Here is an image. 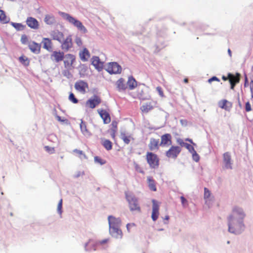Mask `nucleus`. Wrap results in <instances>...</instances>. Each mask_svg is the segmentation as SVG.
I'll use <instances>...</instances> for the list:
<instances>
[{
  "label": "nucleus",
  "mask_w": 253,
  "mask_h": 253,
  "mask_svg": "<svg viewBox=\"0 0 253 253\" xmlns=\"http://www.w3.org/2000/svg\"><path fill=\"white\" fill-rule=\"evenodd\" d=\"M240 78L241 75L239 73H236L235 74L228 73V81L231 89L233 90L236 84L240 82Z\"/></svg>",
  "instance_id": "6e6552de"
},
{
  "label": "nucleus",
  "mask_w": 253,
  "mask_h": 253,
  "mask_svg": "<svg viewBox=\"0 0 253 253\" xmlns=\"http://www.w3.org/2000/svg\"><path fill=\"white\" fill-rule=\"evenodd\" d=\"M184 144L185 147L191 153L195 150L193 146L191 145L188 143H184Z\"/></svg>",
  "instance_id": "49530a36"
},
{
  "label": "nucleus",
  "mask_w": 253,
  "mask_h": 253,
  "mask_svg": "<svg viewBox=\"0 0 253 253\" xmlns=\"http://www.w3.org/2000/svg\"><path fill=\"white\" fill-rule=\"evenodd\" d=\"M72 47V40L71 36L67 37L66 39L63 41L61 45L62 49L68 51L70 48Z\"/></svg>",
  "instance_id": "4be33fe9"
},
{
  "label": "nucleus",
  "mask_w": 253,
  "mask_h": 253,
  "mask_svg": "<svg viewBox=\"0 0 253 253\" xmlns=\"http://www.w3.org/2000/svg\"><path fill=\"white\" fill-rule=\"evenodd\" d=\"M153 108L154 106L151 102H146L141 106L140 110L143 113L146 114Z\"/></svg>",
  "instance_id": "a878e982"
},
{
  "label": "nucleus",
  "mask_w": 253,
  "mask_h": 253,
  "mask_svg": "<svg viewBox=\"0 0 253 253\" xmlns=\"http://www.w3.org/2000/svg\"><path fill=\"white\" fill-rule=\"evenodd\" d=\"M62 199H61L57 206V211L60 214L62 213Z\"/></svg>",
  "instance_id": "de8ad7c7"
},
{
  "label": "nucleus",
  "mask_w": 253,
  "mask_h": 253,
  "mask_svg": "<svg viewBox=\"0 0 253 253\" xmlns=\"http://www.w3.org/2000/svg\"><path fill=\"white\" fill-rule=\"evenodd\" d=\"M44 22L48 25L53 24L55 22L54 16L51 15H46L44 18Z\"/></svg>",
  "instance_id": "72a5a7b5"
},
{
  "label": "nucleus",
  "mask_w": 253,
  "mask_h": 253,
  "mask_svg": "<svg viewBox=\"0 0 253 253\" xmlns=\"http://www.w3.org/2000/svg\"><path fill=\"white\" fill-rule=\"evenodd\" d=\"M65 18L70 23L73 24L75 27H76L79 30L83 31L84 33H86L87 32L86 29L80 21L76 19L68 14H65Z\"/></svg>",
  "instance_id": "39448f33"
},
{
  "label": "nucleus",
  "mask_w": 253,
  "mask_h": 253,
  "mask_svg": "<svg viewBox=\"0 0 253 253\" xmlns=\"http://www.w3.org/2000/svg\"><path fill=\"white\" fill-rule=\"evenodd\" d=\"M192 154V157L193 160L196 162H198L200 159V157L199 155L197 153L196 151L195 150L193 152L191 153Z\"/></svg>",
  "instance_id": "c03bdc74"
},
{
  "label": "nucleus",
  "mask_w": 253,
  "mask_h": 253,
  "mask_svg": "<svg viewBox=\"0 0 253 253\" xmlns=\"http://www.w3.org/2000/svg\"><path fill=\"white\" fill-rule=\"evenodd\" d=\"M108 220L109 225V229L114 227H120L121 220L120 218H116L112 215H109L108 217Z\"/></svg>",
  "instance_id": "f8f14e48"
},
{
  "label": "nucleus",
  "mask_w": 253,
  "mask_h": 253,
  "mask_svg": "<svg viewBox=\"0 0 253 253\" xmlns=\"http://www.w3.org/2000/svg\"><path fill=\"white\" fill-rule=\"evenodd\" d=\"M152 215L151 217L153 221H156L159 215V203L156 200H152Z\"/></svg>",
  "instance_id": "9d476101"
},
{
  "label": "nucleus",
  "mask_w": 253,
  "mask_h": 253,
  "mask_svg": "<svg viewBox=\"0 0 253 253\" xmlns=\"http://www.w3.org/2000/svg\"><path fill=\"white\" fill-rule=\"evenodd\" d=\"M223 162L226 169H232L231 157L229 152H227L223 154Z\"/></svg>",
  "instance_id": "a211bd4d"
},
{
  "label": "nucleus",
  "mask_w": 253,
  "mask_h": 253,
  "mask_svg": "<svg viewBox=\"0 0 253 253\" xmlns=\"http://www.w3.org/2000/svg\"><path fill=\"white\" fill-rule=\"evenodd\" d=\"M245 216V214L241 208L234 207L232 214L228 218V231L235 234L240 233L244 228L243 220Z\"/></svg>",
  "instance_id": "f257e3e1"
},
{
  "label": "nucleus",
  "mask_w": 253,
  "mask_h": 253,
  "mask_svg": "<svg viewBox=\"0 0 253 253\" xmlns=\"http://www.w3.org/2000/svg\"><path fill=\"white\" fill-rule=\"evenodd\" d=\"M134 226V223H128L127 225H126V228H127V230L128 232H130V228L131 227H132Z\"/></svg>",
  "instance_id": "13d9d810"
},
{
  "label": "nucleus",
  "mask_w": 253,
  "mask_h": 253,
  "mask_svg": "<svg viewBox=\"0 0 253 253\" xmlns=\"http://www.w3.org/2000/svg\"><path fill=\"white\" fill-rule=\"evenodd\" d=\"M75 42L79 46H81L83 44L82 39L79 37H77L76 38Z\"/></svg>",
  "instance_id": "5fc2aeb1"
},
{
  "label": "nucleus",
  "mask_w": 253,
  "mask_h": 253,
  "mask_svg": "<svg viewBox=\"0 0 253 253\" xmlns=\"http://www.w3.org/2000/svg\"><path fill=\"white\" fill-rule=\"evenodd\" d=\"M134 167L135 169V170L137 171L138 172L144 174V171L143 169V168L137 163H134L133 164Z\"/></svg>",
  "instance_id": "58836bf2"
},
{
  "label": "nucleus",
  "mask_w": 253,
  "mask_h": 253,
  "mask_svg": "<svg viewBox=\"0 0 253 253\" xmlns=\"http://www.w3.org/2000/svg\"><path fill=\"white\" fill-rule=\"evenodd\" d=\"M159 140L154 138L150 139L148 147L150 151H157L159 149Z\"/></svg>",
  "instance_id": "dca6fc26"
},
{
  "label": "nucleus",
  "mask_w": 253,
  "mask_h": 253,
  "mask_svg": "<svg viewBox=\"0 0 253 253\" xmlns=\"http://www.w3.org/2000/svg\"><path fill=\"white\" fill-rule=\"evenodd\" d=\"M126 198L128 203L129 208L131 211L140 212V207L138 204L137 199L131 194L128 192H126Z\"/></svg>",
  "instance_id": "f03ea898"
},
{
  "label": "nucleus",
  "mask_w": 253,
  "mask_h": 253,
  "mask_svg": "<svg viewBox=\"0 0 253 253\" xmlns=\"http://www.w3.org/2000/svg\"><path fill=\"white\" fill-rule=\"evenodd\" d=\"M73 153H74L76 156H78L81 159L86 158V156L82 150L75 149L73 150Z\"/></svg>",
  "instance_id": "c9c22d12"
},
{
  "label": "nucleus",
  "mask_w": 253,
  "mask_h": 253,
  "mask_svg": "<svg viewBox=\"0 0 253 253\" xmlns=\"http://www.w3.org/2000/svg\"><path fill=\"white\" fill-rule=\"evenodd\" d=\"M181 148L178 146H171L169 149L166 152V156L169 159H175L180 154Z\"/></svg>",
  "instance_id": "20e7f679"
},
{
  "label": "nucleus",
  "mask_w": 253,
  "mask_h": 253,
  "mask_svg": "<svg viewBox=\"0 0 253 253\" xmlns=\"http://www.w3.org/2000/svg\"><path fill=\"white\" fill-rule=\"evenodd\" d=\"M213 81H217V82H219L220 81V80L218 78H217L216 77H215V76L212 77V78H211L208 80V82L209 83H211Z\"/></svg>",
  "instance_id": "6e6d98bb"
},
{
  "label": "nucleus",
  "mask_w": 253,
  "mask_h": 253,
  "mask_svg": "<svg viewBox=\"0 0 253 253\" xmlns=\"http://www.w3.org/2000/svg\"><path fill=\"white\" fill-rule=\"evenodd\" d=\"M26 23L27 25L32 29H38L39 28V22L36 19L33 17H28L26 20Z\"/></svg>",
  "instance_id": "aec40b11"
},
{
  "label": "nucleus",
  "mask_w": 253,
  "mask_h": 253,
  "mask_svg": "<svg viewBox=\"0 0 253 253\" xmlns=\"http://www.w3.org/2000/svg\"><path fill=\"white\" fill-rule=\"evenodd\" d=\"M69 100L75 104H76L78 102V100L75 97L74 93L72 92H70L69 94Z\"/></svg>",
  "instance_id": "a19ab883"
},
{
  "label": "nucleus",
  "mask_w": 253,
  "mask_h": 253,
  "mask_svg": "<svg viewBox=\"0 0 253 253\" xmlns=\"http://www.w3.org/2000/svg\"><path fill=\"white\" fill-rule=\"evenodd\" d=\"M91 63L94 67L99 71L103 68L104 63L101 61L98 56H93L91 58Z\"/></svg>",
  "instance_id": "2eb2a0df"
},
{
  "label": "nucleus",
  "mask_w": 253,
  "mask_h": 253,
  "mask_svg": "<svg viewBox=\"0 0 253 253\" xmlns=\"http://www.w3.org/2000/svg\"><path fill=\"white\" fill-rule=\"evenodd\" d=\"M79 57L82 61H87L90 57L88 50L86 48H84L82 50L80 51Z\"/></svg>",
  "instance_id": "5701e85b"
},
{
  "label": "nucleus",
  "mask_w": 253,
  "mask_h": 253,
  "mask_svg": "<svg viewBox=\"0 0 253 253\" xmlns=\"http://www.w3.org/2000/svg\"><path fill=\"white\" fill-rule=\"evenodd\" d=\"M126 85L130 90L134 89L137 86V82L133 77L130 76L128 78Z\"/></svg>",
  "instance_id": "c756f323"
},
{
  "label": "nucleus",
  "mask_w": 253,
  "mask_h": 253,
  "mask_svg": "<svg viewBox=\"0 0 253 253\" xmlns=\"http://www.w3.org/2000/svg\"><path fill=\"white\" fill-rule=\"evenodd\" d=\"M28 38L26 35H23L21 38V42L24 44H26L28 42Z\"/></svg>",
  "instance_id": "37998d69"
},
{
  "label": "nucleus",
  "mask_w": 253,
  "mask_h": 253,
  "mask_svg": "<svg viewBox=\"0 0 253 253\" xmlns=\"http://www.w3.org/2000/svg\"><path fill=\"white\" fill-rule=\"evenodd\" d=\"M121 139L126 144H128L130 142V136H126L125 133L121 134Z\"/></svg>",
  "instance_id": "ea45409f"
},
{
  "label": "nucleus",
  "mask_w": 253,
  "mask_h": 253,
  "mask_svg": "<svg viewBox=\"0 0 253 253\" xmlns=\"http://www.w3.org/2000/svg\"><path fill=\"white\" fill-rule=\"evenodd\" d=\"M116 85L119 91L124 90L127 88L125 80L123 78H120L117 81Z\"/></svg>",
  "instance_id": "bb28decb"
},
{
  "label": "nucleus",
  "mask_w": 253,
  "mask_h": 253,
  "mask_svg": "<svg viewBox=\"0 0 253 253\" xmlns=\"http://www.w3.org/2000/svg\"><path fill=\"white\" fill-rule=\"evenodd\" d=\"M156 90L158 91L160 96L162 97L164 96V94L163 89L161 86H157L156 87Z\"/></svg>",
  "instance_id": "603ef678"
},
{
  "label": "nucleus",
  "mask_w": 253,
  "mask_h": 253,
  "mask_svg": "<svg viewBox=\"0 0 253 253\" xmlns=\"http://www.w3.org/2000/svg\"><path fill=\"white\" fill-rule=\"evenodd\" d=\"M106 70L111 74H117L121 73L122 68L118 63L114 62L108 63Z\"/></svg>",
  "instance_id": "423d86ee"
},
{
  "label": "nucleus",
  "mask_w": 253,
  "mask_h": 253,
  "mask_svg": "<svg viewBox=\"0 0 253 253\" xmlns=\"http://www.w3.org/2000/svg\"><path fill=\"white\" fill-rule=\"evenodd\" d=\"M245 110L246 112H250L252 110L251 105L249 101H248L245 104Z\"/></svg>",
  "instance_id": "3c124183"
},
{
  "label": "nucleus",
  "mask_w": 253,
  "mask_h": 253,
  "mask_svg": "<svg viewBox=\"0 0 253 253\" xmlns=\"http://www.w3.org/2000/svg\"><path fill=\"white\" fill-rule=\"evenodd\" d=\"M63 61L65 68L71 70L73 68V65L76 62V56L72 54H66L63 58Z\"/></svg>",
  "instance_id": "0eeeda50"
},
{
  "label": "nucleus",
  "mask_w": 253,
  "mask_h": 253,
  "mask_svg": "<svg viewBox=\"0 0 253 253\" xmlns=\"http://www.w3.org/2000/svg\"><path fill=\"white\" fill-rule=\"evenodd\" d=\"M146 159L149 166L153 169L158 167L159 165V159L158 156L150 152H148L146 155Z\"/></svg>",
  "instance_id": "7ed1b4c3"
},
{
  "label": "nucleus",
  "mask_w": 253,
  "mask_h": 253,
  "mask_svg": "<svg viewBox=\"0 0 253 253\" xmlns=\"http://www.w3.org/2000/svg\"><path fill=\"white\" fill-rule=\"evenodd\" d=\"M109 242L108 239H105L98 242V244L101 245H103Z\"/></svg>",
  "instance_id": "4d7b16f0"
},
{
  "label": "nucleus",
  "mask_w": 253,
  "mask_h": 253,
  "mask_svg": "<svg viewBox=\"0 0 253 253\" xmlns=\"http://www.w3.org/2000/svg\"><path fill=\"white\" fill-rule=\"evenodd\" d=\"M180 122L182 126H186L187 124V121L186 120H181Z\"/></svg>",
  "instance_id": "bf43d9fd"
},
{
  "label": "nucleus",
  "mask_w": 253,
  "mask_h": 253,
  "mask_svg": "<svg viewBox=\"0 0 253 253\" xmlns=\"http://www.w3.org/2000/svg\"><path fill=\"white\" fill-rule=\"evenodd\" d=\"M11 25L13 27H14L17 30L21 31L24 29L25 26L22 25L21 23H11Z\"/></svg>",
  "instance_id": "4c0bfd02"
},
{
  "label": "nucleus",
  "mask_w": 253,
  "mask_h": 253,
  "mask_svg": "<svg viewBox=\"0 0 253 253\" xmlns=\"http://www.w3.org/2000/svg\"><path fill=\"white\" fill-rule=\"evenodd\" d=\"M222 79L224 81L228 80V74H227V76L226 77L225 76H222Z\"/></svg>",
  "instance_id": "052dcab7"
},
{
  "label": "nucleus",
  "mask_w": 253,
  "mask_h": 253,
  "mask_svg": "<svg viewBox=\"0 0 253 253\" xmlns=\"http://www.w3.org/2000/svg\"><path fill=\"white\" fill-rule=\"evenodd\" d=\"M250 91L251 93V98H253V80L251 81L249 84Z\"/></svg>",
  "instance_id": "8fccbe9b"
},
{
  "label": "nucleus",
  "mask_w": 253,
  "mask_h": 253,
  "mask_svg": "<svg viewBox=\"0 0 253 253\" xmlns=\"http://www.w3.org/2000/svg\"><path fill=\"white\" fill-rule=\"evenodd\" d=\"M218 106L226 111H230L232 107V103L226 99H222L218 102Z\"/></svg>",
  "instance_id": "412c9836"
},
{
  "label": "nucleus",
  "mask_w": 253,
  "mask_h": 253,
  "mask_svg": "<svg viewBox=\"0 0 253 253\" xmlns=\"http://www.w3.org/2000/svg\"><path fill=\"white\" fill-rule=\"evenodd\" d=\"M44 149L46 152L50 154H53L55 152L54 148L48 146H46L44 147Z\"/></svg>",
  "instance_id": "a18cd8bd"
},
{
  "label": "nucleus",
  "mask_w": 253,
  "mask_h": 253,
  "mask_svg": "<svg viewBox=\"0 0 253 253\" xmlns=\"http://www.w3.org/2000/svg\"><path fill=\"white\" fill-rule=\"evenodd\" d=\"M180 199L181 201V203L183 207H185V206L188 205V202H187V200L183 196H181Z\"/></svg>",
  "instance_id": "864d4df0"
},
{
  "label": "nucleus",
  "mask_w": 253,
  "mask_h": 253,
  "mask_svg": "<svg viewBox=\"0 0 253 253\" xmlns=\"http://www.w3.org/2000/svg\"><path fill=\"white\" fill-rule=\"evenodd\" d=\"M247 82V78H246V82ZM246 83H245V86H246Z\"/></svg>",
  "instance_id": "338daca9"
},
{
  "label": "nucleus",
  "mask_w": 253,
  "mask_h": 253,
  "mask_svg": "<svg viewBox=\"0 0 253 253\" xmlns=\"http://www.w3.org/2000/svg\"><path fill=\"white\" fill-rule=\"evenodd\" d=\"M98 113L103 120L104 124H109L111 122V118L109 114L105 110L98 111Z\"/></svg>",
  "instance_id": "b1692460"
},
{
  "label": "nucleus",
  "mask_w": 253,
  "mask_h": 253,
  "mask_svg": "<svg viewBox=\"0 0 253 253\" xmlns=\"http://www.w3.org/2000/svg\"><path fill=\"white\" fill-rule=\"evenodd\" d=\"M94 161L95 162L100 164V165H104L106 163V161L101 159L100 157L96 156L94 157Z\"/></svg>",
  "instance_id": "79ce46f5"
},
{
  "label": "nucleus",
  "mask_w": 253,
  "mask_h": 253,
  "mask_svg": "<svg viewBox=\"0 0 253 253\" xmlns=\"http://www.w3.org/2000/svg\"><path fill=\"white\" fill-rule=\"evenodd\" d=\"M80 128L82 132L84 135L88 136L91 135L90 131L87 129L85 122L83 121H81L80 124Z\"/></svg>",
  "instance_id": "c85d7f7f"
},
{
  "label": "nucleus",
  "mask_w": 253,
  "mask_h": 253,
  "mask_svg": "<svg viewBox=\"0 0 253 253\" xmlns=\"http://www.w3.org/2000/svg\"><path fill=\"white\" fill-rule=\"evenodd\" d=\"M118 130V123L115 121H113L111 125L110 128L108 130V132L109 133L113 140L116 139V134Z\"/></svg>",
  "instance_id": "f3484780"
},
{
  "label": "nucleus",
  "mask_w": 253,
  "mask_h": 253,
  "mask_svg": "<svg viewBox=\"0 0 253 253\" xmlns=\"http://www.w3.org/2000/svg\"><path fill=\"white\" fill-rule=\"evenodd\" d=\"M19 60L22 64L26 66H29L30 64V61L28 58L24 56H20L19 58Z\"/></svg>",
  "instance_id": "f704fd0d"
},
{
  "label": "nucleus",
  "mask_w": 253,
  "mask_h": 253,
  "mask_svg": "<svg viewBox=\"0 0 253 253\" xmlns=\"http://www.w3.org/2000/svg\"><path fill=\"white\" fill-rule=\"evenodd\" d=\"M42 42L43 47L47 50H50L52 48V42L48 38H43Z\"/></svg>",
  "instance_id": "2f4dec72"
},
{
  "label": "nucleus",
  "mask_w": 253,
  "mask_h": 253,
  "mask_svg": "<svg viewBox=\"0 0 253 253\" xmlns=\"http://www.w3.org/2000/svg\"><path fill=\"white\" fill-rule=\"evenodd\" d=\"M29 47L33 52L36 53H39L41 49L40 44L35 42H32V43H30L29 45Z\"/></svg>",
  "instance_id": "cd10ccee"
},
{
  "label": "nucleus",
  "mask_w": 253,
  "mask_h": 253,
  "mask_svg": "<svg viewBox=\"0 0 253 253\" xmlns=\"http://www.w3.org/2000/svg\"><path fill=\"white\" fill-rule=\"evenodd\" d=\"M172 137L170 134L166 133L161 136L160 145L162 146H169L172 144Z\"/></svg>",
  "instance_id": "ddd939ff"
},
{
  "label": "nucleus",
  "mask_w": 253,
  "mask_h": 253,
  "mask_svg": "<svg viewBox=\"0 0 253 253\" xmlns=\"http://www.w3.org/2000/svg\"><path fill=\"white\" fill-rule=\"evenodd\" d=\"M101 102V98L97 95H94L92 98H90L86 102L85 105L89 108L93 109Z\"/></svg>",
  "instance_id": "1a4fd4ad"
},
{
  "label": "nucleus",
  "mask_w": 253,
  "mask_h": 253,
  "mask_svg": "<svg viewBox=\"0 0 253 253\" xmlns=\"http://www.w3.org/2000/svg\"><path fill=\"white\" fill-rule=\"evenodd\" d=\"M211 195V192L209 191V190L207 188H204V198L205 199H208L210 197Z\"/></svg>",
  "instance_id": "09e8293b"
},
{
  "label": "nucleus",
  "mask_w": 253,
  "mask_h": 253,
  "mask_svg": "<svg viewBox=\"0 0 253 253\" xmlns=\"http://www.w3.org/2000/svg\"><path fill=\"white\" fill-rule=\"evenodd\" d=\"M184 82L185 83H187L188 82V80L187 78L184 79Z\"/></svg>",
  "instance_id": "0e129e2a"
},
{
  "label": "nucleus",
  "mask_w": 253,
  "mask_h": 253,
  "mask_svg": "<svg viewBox=\"0 0 253 253\" xmlns=\"http://www.w3.org/2000/svg\"><path fill=\"white\" fill-rule=\"evenodd\" d=\"M51 36L54 40L61 42L64 39L63 34L58 30L53 31L51 33Z\"/></svg>",
  "instance_id": "393cba45"
},
{
  "label": "nucleus",
  "mask_w": 253,
  "mask_h": 253,
  "mask_svg": "<svg viewBox=\"0 0 253 253\" xmlns=\"http://www.w3.org/2000/svg\"><path fill=\"white\" fill-rule=\"evenodd\" d=\"M64 57V54L63 52L54 51L51 55V59L55 61L59 62L63 60Z\"/></svg>",
  "instance_id": "6ab92c4d"
},
{
  "label": "nucleus",
  "mask_w": 253,
  "mask_h": 253,
  "mask_svg": "<svg viewBox=\"0 0 253 253\" xmlns=\"http://www.w3.org/2000/svg\"><path fill=\"white\" fill-rule=\"evenodd\" d=\"M164 219L166 220L167 221H168L169 219V215L165 216Z\"/></svg>",
  "instance_id": "680f3d73"
},
{
  "label": "nucleus",
  "mask_w": 253,
  "mask_h": 253,
  "mask_svg": "<svg viewBox=\"0 0 253 253\" xmlns=\"http://www.w3.org/2000/svg\"><path fill=\"white\" fill-rule=\"evenodd\" d=\"M101 144L107 150H110L112 149V143L106 139H101Z\"/></svg>",
  "instance_id": "473e14b6"
},
{
  "label": "nucleus",
  "mask_w": 253,
  "mask_h": 253,
  "mask_svg": "<svg viewBox=\"0 0 253 253\" xmlns=\"http://www.w3.org/2000/svg\"><path fill=\"white\" fill-rule=\"evenodd\" d=\"M0 20L4 23H6L8 21L4 12L2 10H0Z\"/></svg>",
  "instance_id": "e433bc0d"
},
{
  "label": "nucleus",
  "mask_w": 253,
  "mask_h": 253,
  "mask_svg": "<svg viewBox=\"0 0 253 253\" xmlns=\"http://www.w3.org/2000/svg\"><path fill=\"white\" fill-rule=\"evenodd\" d=\"M228 52L230 56H231V50L230 49H228Z\"/></svg>",
  "instance_id": "e2e57ef3"
},
{
  "label": "nucleus",
  "mask_w": 253,
  "mask_h": 253,
  "mask_svg": "<svg viewBox=\"0 0 253 253\" xmlns=\"http://www.w3.org/2000/svg\"><path fill=\"white\" fill-rule=\"evenodd\" d=\"M186 140L190 142V143H193L192 140L191 139H186Z\"/></svg>",
  "instance_id": "69168bd1"
},
{
  "label": "nucleus",
  "mask_w": 253,
  "mask_h": 253,
  "mask_svg": "<svg viewBox=\"0 0 253 253\" xmlns=\"http://www.w3.org/2000/svg\"><path fill=\"white\" fill-rule=\"evenodd\" d=\"M75 89L82 93H85L86 89H88V86L87 83L83 81L77 82L75 84Z\"/></svg>",
  "instance_id": "9b49d317"
},
{
  "label": "nucleus",
  "mask_w": 253,
  "mask_h": 253,
  "mask_svg": "<svg viewBox=\"0 0 253 253\" xmlns=\"http://www.w3.org/2000/svg\"><path fill=\"white\" fill-rule=\"evenodd\" d=\"M147 182L148 184L149 188L151 190L153 191H156L157 190L155 181L152 177H147Z\"/></svg>",
  "instance_id": "7c9ffc66"
},
{
  "label": "nucleus",
  "mask_w": 253,
  "mask_h": 253,
  "mask_svg": "<svg viewBox=\"0 0 253 253\" xmlns=\"http://www.w3.org/2000/svg\"><path fill=\"white\" fill-rule=\"evenodd\" d=\"M109 233L112 237L117 239H121L123 237V232L120 227L109 229Z\"/></svg>",
  "instance_id": "4468645a"
}]
</instances>
